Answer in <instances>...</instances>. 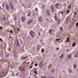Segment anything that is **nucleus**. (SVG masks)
<instances>
[{"instance_id":"f257e3e1","label":"nucleus","mask_w":78,"mask_h":78,"mask_svg":"<svg viewBox=\"0 0 78 78\" xmlns=\"http://www.w3.org/2000/svg\"><path fill=\"white\" fill-rule=\"evenodd\" d=\"M30 35L31 37H33L34 36V31H31L30 32Z\"/></svg>"},{"instance_id":"f03ea898","label":"nucleus","mask_w":78,"mask_h":78,"mask_svg":"<svg viewBox=\"0 0 78 78\" xmlns=\"http://www.w3.org/2000/svg\"><path fill=\"white\" fill-rule=\"evenodd\" d=\"M55 20L56 21H58V24H59V22H60V19H57V17H56V16H55Z\"/></svg>"},{"instance_id":"7ed1b4c3","label":"nucleus","mask_w":78,"mask_h":78,"mask_svg":"<svg viewBox=\"0 0 78 78\" xmlns=\"http://www.w3.org/2000/svg\"><path fill=\"white\" fill-rule=\"evenodd\" d=\"M51 9L52 12H54L55 9H54V6H52L51 7Z\"/></svg>"},{"instance_id":"20e7f679","label":"nucleus","mask_w":78,"mask_h":78,"mask_svg":"<svg viewBox=\"0 0 78 78\" xmlns=\"http://www.w3.org/2000/svg\"><path fill=\"white\" fill-rule=\"evenodd\" d=\"M33 20H30L28 22H27V24H30V23H31L33 22Z\"/></svg>"},{"instance_id":"39448f33","label":"nucleus","mask_w":78,"mask_h":78,"mask_svg":"<svg viewBox=\"0 0 78 78\" xmlns=\"http://www.w3.org/2000/svg\"><path fill=\"white\" fill-rule=\"evenodd\" d=\"M5 74V73L4 72V71H2V73L0 74V75L2 76H4Z\"/></svg>"},{"instance_id":"423d86ee","label":"nucleus","mask_w":78,"mask_h":78,"mask_svg":"<svg viewBox=\"0 0 78 78\" xmlns=\"http://www.w3.org/2000/svg\"><path fill=\"white\" fill-rule=\"evenodd\" d=\"M6 6L7 10H9L10 9L9 6L8 4L6 5Z\"/></svg>"},{"instance_id":"0eeeda50","label":"nucleus","mask_w":78,"mask_h":78,"mask_svg":"<svg viewBox=\"0 0 78 78\" xmlns=\"http://www.w3.org/2000/svg\"><path fill=\"white\" fill-rule=\"evenodd\" d=\"M47 15H48V16H50V11H49V10H47Z\"/></svg>"},{"instance_id":"6e6552de","label":"nucleus","mask_w":78,"mask_h":78,"mask_svg":"<svg viewBox=\"0 0 78 78\" xmlns=\"http://www.w3.org/2000/svg\"><path fill=\"white\" fill-rule=\"evenodd\" d=\"M59 5H60L58 3L57 4H56L55 5L56 8H58Z\"/></svg>"},{"instance_id":"1a4fd4ad","label":"nucleus","mask_w":78,"mask_h":78,"mask_svg":"<svg viewBox=\"0 0 78 78\" xmlns=\"http://www.w3.org/2000/svg\"><path fill=\"white\" fill-rule=\"evenodd\" d=\"M28 58V57H27V56H26V57H22V59H23V60H25V59H27Z\"/></svg>"},{"instance_id":"9d476101","label":"nucleus","mask_w":78,"mask_h":78,"mask_svg":"<svg viewBox=\"0 0 78 78\" xmlns=\"http://www.w3.org/2000/svg\"><path fill=\"white\" fill-rule=\"evenodd\" d=\"M10 7L11 8V9H12V10L14 9V7H13V6L12 4L10 5Z\"/></svg>"},{"instance_id":"9b49d317","label":"nucleus","mask_w":78,"mask_h":78,"mask_svg":"<svg viewBox=\"0 0 78 78\" xmlns=\"http://www.w3.org/2000/svg\"><path fill=\"white\" fill-rule=\"evenodd\" d=\"M73 67L74 69H76V65L75 63L73 64Z\"/></svg>"},{"instance_id":"f8f14e48","label":"nucleus","mask_w":78,"mask_h":78,"mask_svg":"<svg viewBox=\"0 0 78 78\" xmlns=\"http://www.w3.org/2000/svg\"><path fill=\"white\" fill-rule=\"evenodd\" d=\"M68 59H70L71 58V54H69L68 56Z\"/></svg>"},{"instance_id":"ddd939ff","label":"nucleus","mask_w":78,"mask_h":78,"mask_svg":"<svg viewBox=\"0 0 78 78\" xmlns=\"http://www.w3.org/2000/svg\"><path fill=\"white\" fill-rule=\"evenodd\" d=\"M39 22H42V18L41 17L39 18Z\"/></svg>"},{"instance_id":"4468645a","label":"nucleus","mask_w":78,"mask_h":78,"mask_svg":"<svg viewBox=\"0 0 78 78\" xmlns=\"http://www.w3.org/2000/svg\"><path fill=\"white\" fill-rule=\"evenodd\" d=\"M22 22H24V21H25V18L24 17H23L22 18Z\"/></svg>"},{"instance_id":"2eb2a0df","label":"nucleus","mask_w":78,"mask_h":78,"mask_svg":"<svg viewBox=\"0 0 78 78\" xmlns=\"http://www.w3.org/2000/svg\"><path fill=\"white\" fill-rule=\"evenodd\" d=\"M9 54H7L5 55V58H8L9 56Z\"/></svg>"},{"instance_id":"dca6fc26","label":"nucleus","mask_w":78,"mask_h":78,"mask_svg":"<svg viewBox=\"0 0 78 78\" xmlns=\"http://www.w3.org/2000/svg\"><path fill=\"white\" fill-rule=\"evenodd\" d=\"M20 70H22V71H24L25 70L24 68H20Z\"/></svg>"},{"instance_id":"f3484780","label":"nucleus","mask_w":78,"mask_h":78,"mask_svg":"<svg viewBox=\"0 0 78 78\" xmlns=\"http://www.w3.org/2000/svg\"><path fill=\"white\" fill-rule=\"evenodd\" d=\"M78 52H77L76 53V55L75 56V57H77L78 56Z\"/></svg>"},{"instance_id":"a211bd4d","label":"nucleus","mask_w":78,"mask_h":78,"mask_svg":"<svg viewBox=\"0 0 78 78\" xmlns=\"http://www.w3.org/2000/svg\"><path fill=\"white\" fill-rule=\"evenodd\" d=\"M63 56H64V54H62L61 56L60 57V58H63Z\"/></svg>"},{"instance_id":"6ab92c4d","label":"nucleus","mask_w":78,"mask_h":78,"mask_svg":"<svg viewBox=\"0 0 78 78\" xmlns=\"http://www.w3.org/2000/svg\"><path fill=\"white\" fill-rule=\"evenodd\" d=\"M75 45H76V43H73L72 45L73 47H75Z\"/></svg>"},{"instance_id":"aec40b11","label":"nucleus","mask_w":78,"mask_h":78,"mask_svg":"<svg viewBox=\"0 0 78 78\" xmlns=\"http://www.w3.org/2000/svg\"><path fill=\"white\" fill-rule=\"evenodd\" d=\"M30 15H31V13L28 12V13L27 14L28 16H30Z\"/></svg>"},{"instance_id":"412c9836","label":"nucleus","mask_w":78,"mask_h":78,"mask_svg":"<svg viewBox=\"0 0 78 78\" xmlns=\"http://www.w3.org/2000/svg\"><path fill=\"white\" fill-rule=\"evenodd\" d=\"M69 40H70V38L69 37H68L67 39V42H69Z\"/></svg>"},{"instance_id":"4be33fe9","label":"nucleus","mask_w":78,"mask_h":78,"mask_svg":"<svg viewBox=\"0 0 78 78\" xmlns=\"http://www.w3.org/2000/svg\"><path fill=\"white\" fill-rule=\"evenodd\" d=\"M68 8L69 9H70L71 8V5H70L68 7Z\"/></svg>"},{"instance_id":"5701e85b","label":"nucleus","mask_w":78,"mask_h":78,"mask_svg":"<svg viewBox=\"0 0 78 78\" xmlns=\"http://www.w3.org/2000/svg\"><path fill=\"white\" fill-rule=\"evenodd\" d=\"M69 72H70V73H72V70L71 69H69Z\"/></svg>"},{"instance_id":"b1692460","label":"nucleus","mask_w":78,"mask_h":78,"mask_svg":"<svg viewBox=\"0 0 78 78\" xmlns=\"http://www.w3.org/2000/svg\"><path fill=\"white\" fill-rule=\"evenodd\" d=\"M53 30H50L49 31V33H51V31H52Z\"/></svg>"},{"instance_id":"393cba45","label":"nucleus","mask_w":78,"mask_h":78,"mask_svg":"<svg viewBox=\"0 0 78 78\" xmlns=\"http://www.w3.org/2000/svg\"><path fill=\"white\" fill-rule=\"evenodd\" d=\"M69 12V10H67L66 14H68Z\"/></svg>"},{"instance_id":"a878e982","label":"nucleus","mask_w":78,"mask_h":78,"mask_svg":"<svg viewBox=\"0 0 78 78\" xmlns=\"http://www.w3.org/2000/svg\"><path fill=\"white\" fill-rule=\"evenodd\" d=\"M59 40H60V39H59V38H57V39H56V41H59Z\"/></svg>"},{"instance_id":"bb28decb","label":"nucleus","mask_w":78,"mask_h":78,"mask_svg":"<svg viewBox=\"0 0 78 78\" xmlns=\"http://www.w3.org/2000/svg\"><path fill=\"white\" fill-rule=\"evenodd\" d=\"M3 20H4V21H5L6 20V18H5V17H4L3 18Z\"/></svg>"},{"instance_id":"cd10ccee","label":"nucleus","mask_w":78,"mask_h":78,"mask_svg":"<svg viewBox=\"0 0 78 78\" xmlns=\"http://www.w3.org/2000/svg\"><path fill=\"white\" fill-rule=\"evenodd\" d=\"M41 78H47V77H46V76H43Z\"/></svg>"},{"instance_id":"c85d7f7f","label":"nucleus","mask_w":78,"mask_h":78,"mask_svg":"<svg viewBox=\"0 0 78 78\" xmlns=\"http://www.w3.org/2000/svg\"><path fill=\"white\" fill-rule=\"evenodd\" d=\"M44 49H42V50H41V51L42 52H44Z\"/></svg>"},{"instance_id":"c756f323","label":"nucleus","mask_w":78,"mask_h":78,"mask_svg":"<svg viewBox=\"0 0 78 78\" xmlns=\"http://www.w3.org/2000/svg\"><path fill=\"white\" fill-rule=\"evenodd\" d=\"M10 32L11 33H13V31H12V30H10Z\"/></svg>"},{"instance_id":"7c9ffc66","label":"nucleus","mask_w":78,"mask_h":78,"mask_svg":"<svg viewBox=\"0 0 78 78\" xmlns=\"http://www.w3.org/2000/svg\"><path fill=\"white\" fill-rule=\"evenodd\" d=\"M76 26H78V22H77L76 23Z\"/></svg>"},{"instance_id":"2f4dec72","label":"nucleus","mask_w":78,"mask_h":78,"mask_svg":"<svg viewBox=\"0 0 78 78\" xmlns=\"http://www.w3.org/2000/svg\"><path fill=\"white\" fill-rule=\"evenodd\" d=\"M0 41H1V42H3V41L2 40V38H0Z\"/></svg>"},{"instance_id":"473e14b6","label":"nucleus","mask_w":78,"mask_h":78,"mask_svg":"<svg viewBox=\"0 0 78 78\" xmlns=\"http://www.w3.org/2000/svg\"><path fill=\"white\" fill-rule=\"evenodd\" d=\"M37 65H38V64H36L35 65V66L36 67V66H37Z\"/></svg>"},{"instance_id":"72a5a7b5","label":"nucleus","mask_w":78,"mask_h":78,"mask_svg":"<svg viewBox=\"0 0 78 78\" xmlns=\"http://www.w3.org/2000/svg\"><path fill=\"white\" fill-rule=\"evenodd\" d=\"M17 44H18L19 46L20 45L19 43V41H17Z\"/></svg>"},{"instance_id":"f704fd0d","label":"nucleus","mask_w":78,"mask_h":78,"mask_svg":"<svg viewBox=\"0 0 78 78\" xmlns=\"http://www.w3.org/2000/svg\"><path fill=\"white\" fill-rule=\"evenodd\" d=\"M17 30L18 31H19V30H20V29H19V28H18L17 29Z\"/></svg>"},{"instance_id":"c9c22d12","label":"nucleus","mask_w":78,"mask_h":78,"mask_svg":"<svg viewBox=\"0 0 78 78\" xmlns=\"http://www.w3.org/2000/svg\"><path fill=\"white\" fill-rule=\"evenodd\" d=\"M32 67H33V66H30L29 67V68H30V69L32 68Z\"/></svg>"},{"instance_id":"e433bc0d","label":"nucleus","mask_w":78,"mask_h":78,"mask_svg":"<svg viewBox=\"0 0 78 78\" xmlns=\"http://www.w3.org/2000/svg\"><path fill=\"white\" fill-rule=\"evenodd\" d=\"M0 30H2V27H0Z\"/></svg>"},{"instance_id":"4c0bfd02","label":"nucleus","mask_w":78,"mask_h":78,"mask_svg":"<svg viewBox=\"0 0 78 78\" xmlns=\"http://www.w3.org/2000/svg\"><path fill=\"white\" fill-rule=\"evenodd\" d=\"M60 30H61V31H62V28L61 27L60 28Z\"/></svg>"},{"instance_id":"58836bf2","label":"nucleus","mask_w":78,"mask_h":78,"mask_svg":"<svg viewBox=\"0 0 78 78\" xmlns=\"http://www.w3.org/2000/svg\"><path fill=\"white\" fill-rule=\"evenodd\" d=\"M34 73H36H36H37V72L36 71H34Z\"/></svg>"},{"instance_id":"ea45409f","label":"nucleus","mask_w":78,"mask_h":78,"mask_svg":"<svg viewBox=\"0 0 78 78\" xmlns=\"http://www.w3.org/2000/svg\"><path fill=\"white\" fill-rule=\"evenodd\" d=\"M35 10H36V11H38V10H37V8H36L35 9Z\"/></svg>"},{"instance_id":"a19ab883","label":"nucleus","mask_w":78,"mask_h":78,"mask_svg":"<svg viewBox=\"0 0 78 78\" xmlns=\"http://www.w3.org/2000/svg\"><path fill=\"white\" fill-rule=\"evenodd\" d=\"M52 73H54V70L52 69Z\"/></svg>"},{"instance_id":"79ce46f5","label":"nucleus","mask_w":78,"mask_h":78,"mask_svg":"<svg viewBox=\"0 0 78 78\" xmlns=\"http://www.w3.org/2000/svg\"><path fill=\"white\" fill-rule=\"evenodd\" d=\"M14 56H15V57H16V56H17V55L15 54V55H14Z\"/></svg>"},{"instance_id":"37998d69","label":"nucleus","mask_w":78,"mask_h":78,"mask_svg":"<svg viewBox=\"0 0 78 78\" xmlns=\"http://www.w3.org/2000/svg\"><path fill=\"white\" fill-rule=\"evenodd\" d=\"M33 63H34V62H31V65H32V64H33Z\"/></svg>"},{"instance_id":"c03bdc74","label":"nucleus","mask_w":78,"mask_h":78,"mask_svg":"<svg viewBox=\"0 0 78 78\" xmlns=\"http://www.w3.org/2000/svg\"><path fill=\"white\" fill-rule=\"evenodd\" d=\"M16 19H17V18H16V17H15V20H16Z\"/></svg>"},{"instance_id":"a18cd8bd","label":"nucleus","mask_w":78,"mask_h":78,"mask_svg":"<svg viewBox=\"0 0 78 78\" xmlns=\"http://www.w3.org/2000/svg\"><path fill=\"white\" fill-rule=\"evenodd\" d=\"M56 49H57V50H59V48H56Z\"/></svg>"},{"instance_id":"49530a36","label":"nucleus","mask_w":78,"mask_h":78,"mask_svg":"<svg viewBox=\"0 0 78 78\" xmlns=\"http://www.w3.org/2000/svg\"><path fill=\"white\" fill-rule=\"evenodd\" d=\"M61 14H62L63 13V12H61Z\"/></svg>"},{"instance_id":"de8ad7c7","label":"nucleus","mask_w":78,"mask_h":78,"mask_svg":"<svg viewBox=\"0 0 78 78\" xmlns=\"http://www.w3.org/2000/svg\"><path fill=\"white\" fill-rule=\"evenodd\" d=\"M67 51H69V50L67 49Z\"/></svg>"},{"instance_id":"09e8293b","label":"nucleus","mask_w":78,"mask_h":78,"mask_svg":"<svg viewBox=\"0 0 78 78\" xmlns=\"http://www.w3.org/2000/svg\"><path fill=\"white\" fill-rule=\"evenodd\" d=\"M29 62H27V64H29Z\"/></svg>"},{"instance_id":"8fccbe9b","label":"nucleus","mask_w":78,"mask_h":78,"mask_svg":"<svg viewBox=\"0 0 78 78\" xmlns=\"http://www.w3.org/2000/svg\"><path fill=\"white\" fill-rule=\"evenodd\" d=\"M39 35H40V33H39Z\"/></svg>"},{"instance_id":"3c124183","label":"nucleus","mask_w":78,"mask_h":78,"mask_svg":"<svg viewBox=\"0 0 78 78\" xmlns=\"http://www.w3.org/2000/svg\"><path fill=\"white\" fill-rule=\"evenodd\" d=\"M8 32H9V31L8 30Z\"/></svg>"},{"instance_id":"603ef678","label":"nucleus","mask_w":78,"mask_h":78,"mask_svg":"<svg viewBox=\"0 0 78 78\" xmlns=\"http://www.w3.org/2000/svg\"><path fill=\"white\" fill-rule=\"evenodd\" d=\"M0 55H1V53H0Z\"/></svg>"},{"instance_id":"864d4df0","label":"nucleus","mask_w":78,"mask_h":78,"mask_svg":"<svg viewBox=\"0 0 78 78\" xmlns=\"http://www.w3.org/2000/svg\"><path fill=\"white\" fill-rule=\"evenodd\" d=\"M51 66L50 67H51Z\"/></svg>"}]
</instances>
